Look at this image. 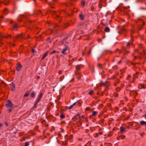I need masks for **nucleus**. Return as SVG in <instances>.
<instances>
[{
    "mask_svg": "<svg viewBox=\"0 0 146 146\" xmlns=\"http://www.w3.org/2000/svg\"><path fill=\"white\" fill-rule=\"evenodd\" d=\"M3 16H1L0 17L1 18H3Z\"/></svg>",
    "mask_w": 146,
    "mask_h": 146,
    "instance_id": "680f3d73",
    "label": "nucleus"
},
{
    "mask_svg": "<svg viewBox=\"0 0 146 146\" xmlns=\"http://www.w3.org/2000/svg\"><path fill=\"white\" fill-rule=\"evenodd\" d=\"M120 131L121 132H123L125 131L126 129L125 128L121 126L120 127Z\"/></svg>",
    "mask_w": 146,
    "mask_h": 146,
    "instance_id": "6ab92c4d",
    "label": "nucleus"
},
{
    "mask_svg": "<svg viewBox=\"0 0 146 146\" xmlns=\"http://www.w3.org/2000/svg\"><path fill=\"white\" fill-rule=\"evenodd\" d=\"M65 5H66V6H68V5L66 4V3H65Z\"/></svg>",
    "mask_w": 146,
    "mask_h": 146,
    "instance_id": "bf43d9fd",
    "label": "nucleus"
},
{
    "mask_svg": "<svg viewBox=\"0 0 146 146\" xmlns=\"http://www.w3.org/2000/svg\"><path fill=\"white\" fill-rule=\"evenodd\" d=\"M84 66L81 64L77 65L76 66V68L77 70H79L81 68H83Z\"/></svg>",
    "mask_w": 146,
    "mask_h": 146,
    "instance_id": "ddd939ff",
    "label": "nucleus"
},
{
    "mask_svg": "<svg viewBox=\"0 0 146 146\" xmlns=\"http://www.w3.org/2000/svg\"><path fill=\"white\" fill-rule=\"evenodd\" d=\"M136 58V56H134V59H135V58Z\"/></svg>",
    "mask_w": 146,
    "mask_h": 146,
    "instance_id": "e2e57ef3",
    "label": "nucleus"
},
{
    "mask_svg": "<svg viewBox=\"0 0 146 146\" xmlns=\"http://www.w3.org/2000/svg\"><path fill=\"white\" fill-rule=\"evenodd\" d=\"M120 80L118 79H117L116 80H115L113 85L114 86H116L118 84Z\"/></svg>",
    "mask_w": 146,
    "mask_h": 146,
    "instance_id": "dca6fc26",
    "label": "nucleus"
},
{
    "mask_svg": "<svg viewBox=\"0 0 146 146\" xmlns=\"http://www.w3.org/2000/svg\"><path fill=\"white\" fill-rule=\"evenodd\" d=\"M79 18L80 19L82 20H83L84 19V16L82 14H80L79 15Z\"/></svg>",
    "mask_w": 146,
    "mask_h": 146,
    "instance_id": "412c9836",
    "label": "nucleus"
},
{
    "mask_svg": "<svg viewBox=\"0 0 146 146\" xmlns=\"http://www.w3.org/2000/svg\"><path fill=\"white\" fill-rule=\"evenodd\" d=\"M103 0V1H106V0Z\"/></svg>",
    "mask_w": 146,
    "mask_h": 146,
    "instance_id": "0e129e2a",
    "label": "nucleus"
},
{
    "mask_svg": "<svg viewBox=\"0 0 146 146\" xmlns=\"http://www.w3.org/2000/svg\"><path fill=\"white\" fill-rule=\"evenodd\" d=\"M125 31V29H122V30L120 32H119V33H121L122 31Z\"/></svg>",
    "mask_w": 146,
    "mask_h": 146,
    "instance_id": "09e8293b",
    "label": "nucleus"
},
{
    "mask_svg": "<svg viewBox=\"0 0 146 146\" xmlns=\"http://www.w3.org/2000/svg\"><path fill=\"white\" fill-rule=\"evenodd\" d=\"M69 25L68 23H65L64 25V28H66Z\"/></svg>",
    "mask_w": 146,
    "mask_h": 146,
    "instance_id": "cd10ccee",
    "label": "nucleus"
},
{
    "mask_svg": "<svg viewBox=\"0 0 146 146\" xmlns=\"http://www.w3.org/2000/svg\"><path fill=\"white\" fill-rule=\"evenodd\" d=\"M123 51H125L126 52V49L125 47H123L121 50V52H123Z\"/></svg>",
    "mask_w": 146,
    "mask_h": 146,
    "instance_id": "4c0bfd02",
    "label": "nucleus"
},
{
    "mask_svg": "<svg viewBox=\"0 0 146 146\" xmlns=\"http://www.w3.org/2000/svg\"><path fill=\"white\" fill-rule=\"evenodd\" d=\"M121 62V60L119 61L118 62V63H119V64Z\"/></svg>",
    "mask_w": 146,
    "mask_h": 146,
    "instance_id": "13d9d810",
    "label": "nucleus"
},
{
    "mask_svg": "<svg viewBox=\"0 0 146 146\" xmlns=\"http://www.w3.org/2000/svg\"><path fill=\"white\" fill-rule=\"evenodd\" d=\"M131 78V76L130 75H129L128 76L127 78V80H130Z\"/></svg>",
    "mask_w": 146,
    "mask_h": 146,
    "instance_id": "473e14b6",
    "label": "nucleus"
},
{
    "mask_svg": "<svg viewBox=\"0 0 146 146\" xmlns=\"http://www.w3.org/2000/svg\"><path fill=\"white\" fill-rule=\"evenodd\" d=\"M29 94L27 93H26L24 95V97H27L28 96Z\"/></svg>",
    "mask_w": 146,
    "mask_h": 146,
    "instance_id": "c9c22d12",
    "label": "nucleus"
},
{
    "mask_svg": "<svg viewBox=\"0 0 146 146\" xmlns=\"http://www.w3.org/2000/svg\"><path fill=\"white\" fill-rule=\"evenodd\" d=\"M129 7L128 6L127 7H123V9L125 11L127 9H129Z\"/></svg>",
    "mask_w": 146,
    "mask_h": 146,
    "instance_id": "72a5a7b5",
    "label": "nucleus"
},
{
    "mask_svg": "<svg viewBox=\"0 0 146 146\" xmlns=\"http://www.w3.org/2000/svg\"><path fill=\"white\" fill-rule=\"evenodd\" d=\"M48 51H46L45 53L43 55V56L41 58V60H42L43 59H44L47 55L48 54Z\"/></svg>",
    "mask_w": 146,
    "mask_h": 146,
    "instance_id": "4468645a",
    "label": "nucleus"
},
{
    "mask_svg": "<svg viewBox=\"0 0 146 146\" xmlns=\"http://www.w3.org/2000/svg\"><path fill=\"white\" fill-rule=\"evenodd\" d=\"M125 137L124 135H119L117 137V139L118 140L120 139H123L125 138Z\"/></svg>",
    "mask_w": 146,
    "mask_h": 146,
    "instance_id": "f8f14e48",
    "label": "nucleus"
},
{
    "mask_svg": "<svg viewBox=\"0 0 146 146\" xmlns=\"http://www.w3.org/2000/svg\"><path fill=\"white\" fill-rule=\"evenodd\" d=\"M62 71L61 70H60L58 72V74H62Z\"/></svg>",
    "mask_w": 146,
    "mask_h": 146,
    "instance_id": "de8ad7c7",
    "label": "nucleus"
},
{
    "mask_svg": "<svg viewBox=\"0 0 146 146\" xmlns=\"http://www.w3.org/2000/svg\"><path fill=\"white\" fill-rule=\"evenodd\" d=\"M29 142H26L25 143V146H29Z\"/></svg>",
    "mask_w": 146,
    "mask_h": 146,
    "instance_id": "f704fd0d",
    "label": "nucleus"
},
{
    "mask_svg": "<svg viewBox=\"0 0 146 146\" xmlns=\"http://www.w3.org/2000/svg\"><path fill=\"white\" fill-rule=\"evenodd\" d=\"M8 110L9 112H10L12 111V109L11 108H9V109H8Z\"/></svg>",
    "mask_w": 146,
    "mask_h": 146,
    "instance_id": "c03bdc74",
    "label": "nucleus"
},
{
    "mask_svg": "<svg viewBox=\"0 0 146 146\" xmlns=\"http://www.w3.org/2000/svg\"><path fill=\"white\" fill-rule=\"evenodd\" d=\"M25 35L24 33L18 34L16 37H13V40H15L16 39H19V38H21L23 37Z\"/></svg>",
    "mask_w": 146,
    "mask_h": 146,
    "instance_id": "423d86ee",
    "label": "nucleus"
},
{
    "mask_svg": "<svg viewBox=\"0 0 146 146\" xmlns=\"http://www.w3.org/2000/svg\"><path fill=\"white\" fill-rule=\"evenodd\" d=\"M116 78V77L115 76H114L111 77L110 78V79H111V80H113V79H115Z\"/></svg>",
    "mask_w": 146,
    "mask_h": 146,
    "instance_id": "ea45409f",
    "label": "nucleus"
},
{
    "mask_svg": "<svg viewBox=\"0 0 146 146\" xmlns=\"http://www.w3.org/2000/svg\"><path fill=\"white\" fill-rule=\"evenodd\" d=\"M39 78V77H38V76H37V78Z\"/></svg>",
    "mask_w": 146,
    "mask_h": 146,
    "instance_id": "338daca9",
    "label": "nucleus"
},
{
    "mask_svg": "<svg viewBox=\"0 0 146 146\" xmlns=\"http://www.w3.org/2000/svg\"><path fill=\"white\" fill-rule=\"evenodd\" d=\"M30 96L31 97L33 98L35 96V94L33 92H32Z\"/></svg>",
    "mask_w": 146,
    "mask_h": 146,
    "instance_id": "2f4dec72",
    "label": "nucleus"
},
{
    "mask_svg": "<svg viewBox=\"0 0 146 146\" xmlns=\"http://www.w3.org/2000/svg\"><path fill=\"white\" fill-rule=\"evenodd\" d=\"M119 51V50L118 49H117L116 50V52Z\"/></svg>",
    "mask_w": 146,
    "mask_h": 146,
    "instance_id": "052dcab7",
    "label": "nucleus"
},
{
    "mask_svg": "<svg viewBox=\"0 0 146 146\" xmlns=\"http://www.w3.org/2000/svg\"><path fill=\"white\" fill-rule=\"evenodd\" d=\"M97 114V112L96 111H93L92 113V115L94 116H95Z\"/></svg>",
    "mask_w": 146,
    "mask_h": 146,
    "instance_id": "aec40b11",
    "label": "nucleus"
},
{
    "mask_svg": "<svg viewBox=\"0 0 146 146\" xmlns=\"http://www.w3.org/2000/svg\"><path fill=\"white\" fill-rule=\"evenodd\" d=\"M81 4L82 5L84 6L85 5V2L83 1H82L81 2Z\"/></svg>",
    "mask_w": 146,
    "mask_h": 146,
    "instance_id": "e433bc0d",
    "label": "nucleus"
},
{
    "mask_svg": "<svg viewBox=\"0 0 146 146\" xmlns=\"http://www.w3.org/2000/svg\"><path fill=\"white\" fill-rule=\"evenodd\" d=\"M94 93V91L93 90L90 91L88 93L90 95H92Z\"/></svg>",
    "mask_w": 146,
    "mask_h": 146,
    "instance_id": "c85d7f7f",
    "label": "nucleus"
},
{
    "mask_svg": "<svg viewBox=\"0 0 146 146\" xmlns=\"http://www.w3.org/2000/svg\"><path fill=\"white\" fill-rule=\"evenodd\" d=\"M10 44H11V46H15V44L13 43H11Z\"/></svg>",
    "mask_w": 146,
    "mask_h": 146,
    "instance_id": "8fccbe9b",
    "label": "nucleus"
},
{
    "mask_svg": "<svg viewBox=\"0 0 146 146\" xmlns=\"http://www.w3.org/2000/svg\"><path fill=\"white\" fill-rule=\"evenodd\" d=\"M135 79H136V77L133 76V81H132V82H134L135 80Z\"/></svg>",
    "mask_w": 146,
    "mask_h": 146,
    "instance_id": "a19ab883",
    "label": "nucleus"
},
{
    "mask_svg": "<svg viewBox=\"0 0 146 146\" xmlns=\"http://www.w3.org/2000/svg\"><path fill=\"white\" fill-rule=\"evenodd\" d=\"M42 93H40L39 95L37 97V98L36 100V101L34 103V107H35L37 105L38 103V102L40 100L41 98L42 97Z\"/></svg>",
    "mask_w": 146,
    "mask_h": 146,
    "instance_id": "f03ea898",
    "label": "nucleus"
},
{
    "mask_svg": "<svg viewBox=\"0 0 146 146\" xmlns=\"http://www.w3.org/2000/svg\"><path fill=\"white\" fill-rule=\"evenodd\" d=\"M4 124L5 126H6V128L8 127L9 126V124L7 121H5L4 122Z\"/></svg>",
    "mask_w": 146,
    "mask_h": 146,
    "instance_id": "c756f323",
    "label": "nucleus"
},
{
    "mask_svg": "<svg viewBox=\"0 0 146 146\" xmlns=\"http://www.w3.org/2000/svg\"><path fill=\"white\" fill-rule=\"evenodd\" d=\"M10 89L12 91H14L15 90V86L14 83H12L10 84Z\"/></svg>",
    "mask_w": 146,
    "mask_h": 146,
    "instance_id": "0eeeda50",
    "label": "nucleus"
},
{
    "mask_svg": "<svg viewBox=\"0 0 146 146\" xmlns=\"http://www.w3.org/2000/svg\"><path fill=\"white\" fill-rule=\"evenodd\" d=\"M102 1V0H100V1L99 2V7H100V5L101 4L100 3L101 2V1Z\"/></svg>",
    "mask_w": 146,
    "mask_h": 146,
    "instance_id": "6e6d98bb",
    "label": "nucleus"
},
{
    "mask_svg": "<svg viewBox=\"0 0 146 146\" xmlns=\"http://www.w3.org/2000/svg\"><path fill=\"white\" fill-rule=\"evenodd\" d=\"M64 76H62L59 78L60 81V82L62 81L64 79Z\"/></svg>",
    "mask_w": 146,
    "mask_h": 146,
    "instance_id": "bb28decb",
    "label": "nucleus"
},
{
    "mask_svg": "<svg viewBox=\"0 0 146 146\" xmlns=\"http://www.w3.org/2000/svg\"><path fill=\"white\" fill-rule=\"evenodd\" d=\"M95 8L93 7H92L91 9V10L92 11H94V10Z\"/></svg>",
    "mask_w": 146,
    "mask_h": 146,
    "instance_id": "37998d69",
    "label": "nucleus"
},
{
    "mask_svg": "<svg viewBox=\"0 0 146 146\" xmlns=\"http://www.w3.org/2000/svg\"><path fill=\"white\" fill-rule=\"evenodd\" d=\"M135 32L134 29L133 28H132L131 30V42H133V40L132 39V38H133V36H132V34L133 33H134ZM132 42H128L127 44V47H129L130 46V45L131 44H132Z\"/></svg>",
    "mask_w": 146,
    "mask_h": 146,
    "instance_id": "7ed1b4c3",
    "label": "nucleus"
},
{
    "mask_svg": "<svg viewBox=\"0 0 146 146\" xmlns=\"http://www.w3.org/2000/svg\"><path fill=\"white\" fill-rule=\"evenodd\" d=\"M3 12L5 14H7L10 12L7 9H5L3 10Z\"/></svg>",
    "mask_w": 146,
    "mask_h": 146,
    "instance_id": "a211bd4d",
    "label": "nucleus"
},
{
    "mask_svg": "<svg viewBox=\"0 0 146 146\" xmlns=\"http://www.w3.org/2000/svg\"><path fill=\"white\" fill-rule=\"evenodd\" d=\"M60 117L62 119L64 118L65 116V115L63 114H61L60 116Z\"/></svg>",
    "mask_w": 146,
    "mask_h": 146,
    "instance_id": "7c9ffc66",
    "label": "nucleus"
},
{
    "mask_svg": "<svg viewBox=\"0 0 146 146\" xmlns=\"http://www.w3.org/2000/svg\"><path fill=\"white\" fill-rule=\"evenodd\" d=\"M2 42H1V40H0V45L1 44H2Z\"/></svg>",
    "mask_w": 146,
    "mask_h": 146,
    "instance_id": "4d7b16f0",
    "label": "nucleus"
},
{
    "mask_svg": "<svg viewBox=\"0 0 146 146\" xmlns=\"http://www.w3.org/2000/svg\"><path fill=\"white\" fill-rule=\"evenodd\" d=\"M110 31V28L108 27H106L104 29V31L106 32H109Z\"/></svg>",
    "mask_w": 146,
    "mask_h": 146,
    "instance_id": "5701e85b",
    "label": "nucleus"
},
{
    "mask_svg": "<svg viewBox=\"0 0 146 146\" xmlns=\"http://www.w3.org/2000/svg\"><path fill=\"white\" fill-rule=\"evenodd\" d=\"M119 90V88H117L116 89V91H118V90Z\"/></svg>",
    "mask_w": 146,
    "mask_h": 146,
    "instance_id": "864d4df0",
    "label": "nucleus"
},
{
    "mask_svg": "<svg viewBox=\"0 0 146 146\" xmlns=\"http://www.w3.org/2000/svg\"><path fill=\"white\" fill-rule=\"evenodd\" d=\"M18 26L17 25H15L13 26V30H17V29Z\"/></svg>",
    "mask_w": 146,
    "mask_h": 146,
    "instance_id": "a878e982",
    "label": "nucleus"
},
{
    "mask_svg": "<svg viewBox=\"0 0 146 146\" xmlns=\"http://www.w3.org/2000/svg\"><path fill=\"white\" fill-rule=\"evenodd\" d=\"M110 134H109L108 135L109 136H110Z\"/></svg>",
    "mask_w": 146,
    "mask_h": 146,
    "instance_id": "774afa93",
    "label": "nucleus"
},
{
    "mask_svg": "<svg viewBox=\"0 0 146 146\" xmlns=\"http://www.w3.org/2000/svg\"><path fill=\"white\" fill-rule=\"evenodd\" d=\"M5 106L7 108H12L13 104L10 100H8L6 102Z\"/></svg>",
    "mask_w": 146,
    "mask_h": 146,
    "instance_id": "20e7f679",
    "label": "nucleus"
},
{
    "mask_svg": "<svg viewBox=\"0 0 146 146\" xmlns=\"http://www.w3.org/2000/svg\"><path fill=\"white\" fill-rule=\"evenodd\" d=\"M140 124L141 125H146V121L143 120L141 121L140 122Z\"/></svg>",
    "mask_w": 146,
    "mask_h": 146,
    "instance_id": "f3484780",
    "label": "nucleus"
},
{
    "mask_svg": "<svg viewBox=\"0 0 146 146\" xmlns=\"http://www.w3.org/2000/svg\"><path fill=\"white\" fill-rule=\"evenodd\" d=\"M46 126H48V125L47 124Z\"/></svg>",
    "mask_w": 146,
    "mask_h": 146,
    "instance_id": "69168bd1",
    "label": "nucleus"
},
{
    "mask_svg": "<svg viewBox=\"0 0 146 146\" xmlns=\"http://www.w3.org/2000/svg\"><path fill=\"white\" fill-rule=\"evenodd\" d=\"M22 67V65L20 64H17L16 66V69L18 71H19Z\"/></svg>",
    "mask_w": 146,
    "mask_h": 146,
    "instance_id": "9b49d317",
    "label": "nucleus"
},
{
    "mask_svg": "<svg viewBox=\"0 0 146 146\" xmlns=\"http://www.w3.org/2000/svg\"><path fill=\"white\" fill-rule=\"evenodd\" d=\"M32 52L33 53H36V51L34 49H33L32 50Z\"/></svg>",
    "mask_w": 146,
    "mask_h": 146,
    "instance_id": "58836bf2",
    "label": "nucleus"
},
{
    "mask_svg": "<svg viewBox=\"0 0 146 146\" xmlns=\"http://www.w3.org/2000/svg\"><path fill=\"white\" fill-rule=\"evenodd\" d=\"M77 102H76L74 104H73L72 105H71L69 107V109H71L74 106H75Z\"/></svg>",
    "mask_w": 146,
    "mask_h": 146,
    "instance_id": "4be33fe9",
    "label": "nucleus"
},
{
    "mask_svg": "<svg viewBox=\"0 0 146 146\" xmlns=\"http://www.w3.org/2000/svg\"><path fill=\"white\" fill-rule=\"evenodd\" d=\"M136 22L139 25L138 28L139 30H140L142 28V26L144 25L145 24V23L143 22V21L141 19H137L136 21Z\"/></svg>",
    "mask_w": 146,
    "mask_h": 146,
    "instance_id": "f257e3e1",
    "label": "nucleus"
},
{
    "mask_svg": "<svg viewBox=\"0 0 146 146\" xmlns=\"http://www.w3.org/2000/svg\"><path fill=\"white\" fill-rule=\"evenodd\" d=\"M4 84V83L3 82H2L0 84V86H2V85L3 84Z\"/></svg>",
    "mask_w": 146,
    "mask_h": 146,
    "instance_id": "5fc2aeb1",
    "label": "nucleus"
},
{
    "mask_svg": "<svg viewBox=\"0 0 146 146\" xmlns=\"http://www.w3.org/2000/svg\"><path fill=\"white\" fill-rule=\"evenodd\" d=\"M89 109H90V108H89V107H87V108H86V109H85V110H86V111H88V110H89Z\"/></svg>",
    "mask_w": 146,
    "mask_h": 146,
    "instance_id": "a18cd8bd",
    "label": "nucleus"
},
{
    "mask_svg": "<svg viewBox=\"0 0 146 146\" xmlns=\"http://www.w3.org/2000/svg\"><path fill=\"white\" fill-rule=\"evenodd\" d=\"M60 14L59 11H53L52 12V16L54 18H58L59 17V14Z\"/></svg>",
    "mask_w": 146,
    "mask_h": 146,
    "instance_id": "39448f33",
    "label": "nucleus"
},
{
    "mask_svg": "<svg viewBox=\"0 0 146 146\" xmlns=\"http://www.w3.org/2000/svg\"><path fill=\"white\" fill-rule=\"evenodd\" d=\"M25 16L23 15H21L19 16L17 19V20L18 21H22V19L24 18Z\"/></svg>",
    "mask_w": 146,
    "mask_h": 146,
    "instance_id": "9d476101",
    "label": "nucleus"
},
{
    "mask_svg": "<svg viewBox=\"0 0 146 146\" xmlns=\"http://www.w3.org/2000/svg\"><path fill=\"white\" fill-rule=\"evenodd\" d=\"M68 49H69V48L68 46H65V48L63 49L62 52V53L64 55L66 54V53L65 52L67 51Z\"/></svg>",
    "mask_w": 146,
    "mask_h": 146,
    "instance_id": "6e6552de",
    "label": "nucleus"
},
{
    "mask_svg": "<svg viewBox=\"0 0 146 146\" xmlns=\"http://www.w3.org/2000/svg\"><path fill=\"white\" fill-rule=\"evenodd\" d=\"M56 52V51L55 50H53L52 52H50V54H54Z\"/></svg>",
    "mask_w": 146,
    "mask_h": 146,
    "instance_id": "79ce46f5",
    "label": "nucleus"
},
{
    "mask_svg": "<svg viewBox=\"0 0 146 146\" xmlns=\"http://www.w3.org/2000/svg\"><path fill=\"white\" fill-rule=\"evenodd\" d=\"M38 14H40V13H41V11H38Z\"/></svg>",
    "mask_w": 146,
    "mask_h": 146,
    "instance_id": "3c124183",
    "label": "nucleus"
},
{
    "mask_svg": "<svg viewBox=\"0 0 146 146\" xmlns=\"http://www.w3.org/2000/svg\"><path fill=\"white\" fill-rule=\"evenodd\" d=\"M91 49H90L88 53V55H89L90 54V53L91 52Z\"/></svg>",
    "mask_w": 146,
    "mask_h": 146,
    "instance_id": "49530a36",
    "label": "nucleus"
},
{
    "mask_svg": "<svg viewBox=\"0 0 146 146\" xmlns=\"http://www.w3.org/2000/svg\"><path fill=\"white\" fill-rule=\"evenodd\" d=\"M139 74V73L138 72H137L135 74H133V76L135 77L138 78Z\"/></svg>",
    "mask_w": 146,
    "mask_h": 146,
    "instance_id": "b1692460",
    "label": "nucleus"
},
{
    "mask_svg": "<svg viewBox=\"0 0 146 146\" xmlns=\"http://www.w3.org/2000/svg\"><path fill=\"white\" fill-rule=\"evenodd\" d=\"M1 36L2 38H9L11 37V36L9 35L4 34L2 35H0V37H1Z\"/></svg>",
    "mask_w": 146,
    "mask_h": 146,
    "instance_id": "1a4fd4ad",
    "label": "nucleus"
},
{
    "mask_svg": "<svg viewBox=\"0 0 146 146\" xmlns=\"http://www.w3.org/2000/svg\"><path fill=\"white\" fill-rule=\"evenodd\" d=\"M145 86L142 84H140L138 86V88L139 89H145Z\"/></svg>",
    "mask_w": 146,
    "mask_h": 146,
    "instance_id": "2eb2a0df",
    "label": "nucleus"
},
{
    "mask_svg": "<svg viewBox=\"0 0 146 146\" xmlns=\"http://www.w3.org/2000/svg\"><path fill=\"white\" fill-rule=\"evenodd\" d=\"M97 66L98 67H99L100 69L102 70V65L100 64H97Z\"/></svg>",
    "mask_w": 146,
    "mask_h": 146,
    "instance_id": "393cba45",
    "label": "nucleus"
},
{
    "mask_svg": "<svg viewBox=\"0 0 146 146\" xmlns=\"http://www.w3.org/2000/svg\"><path fill=\"white\" fill-rule=\"evenodd\" d=\"M145 119H146V111L145 112Z\"/></svg>",
    "mask_w": 146,
    "mask_h": 146,
    "instance_id": "603ef678",
    "label": "nucleus"
}]
</instances>
